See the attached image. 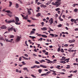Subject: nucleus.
<instances>
[{
	"instance_id": "obj_37",
	"label": "nucleus",
	"mask_w": 78,
	"mask_h": 78,
	"mask_svg": "<svg viewBox=\"0 0 78 78\" xmlns=\"http://www.w3.org/2000/svg\"><path fill=\"white\" fill-rule=\"evenodd\" d=\"M74 12H77V9L76 8L74 9Z\"/></svg>"
},
{
	"instance_id": "obj_24",
	"label": "nucleus",
	"mask_w": 78,
	"mask_h": 78,
	"mask_svg": "<svg viewBox=\"0 0 78 78\" xmlns=\"http://www.w3.org/2000/svg\"><path fill=\"white\" fill-rule=\"evenodd\" d=\"M67 66H68L66 67V69H70V65H67Z\"/></svg>"
},
{
	"instance_id": "obj_28",
	"label": "nucleus",
	"mask_w": 78,
	"mask_h": 78,
	"mask_svg": "<svg viewBox=\"0 0 78 78\" xmlns=\"http://www.w3.org/2000/svg\"><path fill=\"white\" fill-rule=\"evenodd\" d=\"M38 72L40 73H41V72H42V69H39L38 70Z\"/></svg>"
},
{
	"instance_id": "obj_52",
	"label": "nucleus",
	"mask_w": 78,
	"mask_h": 78,
	"mask_svg": "<svg viewBox=\"0 0 78 78\" xmlns=\"http://www.w3.org/2000/svg\"><path fill=\"white\" fill-rule=\"evenodd\" d=\"M32 39H36V37L33 36Z\"/></svg>"
},
{
	"instance_id": "obj_35",
	"label": "nucleus",
	"mask_w": 78,
	"mask_h": 78,
	"mask_svg": "<svg viewBox=\"0 0 78 78\" xmlns=\"http://www.w3.org/2000/svg\"><path fill=\"white\" fill-rule=\"evenodd\" d=\"M11 23H14V22H15V20H11Z\"/></svg>"
},
{
	"instance_id": "obj_29",
	"label": "nucleus",
	"mask_w": 78,
	"mask_h": 78,
	"mask_svg": "<svg viewBox=\"0 0 78 78\" xmlns=\"http://www.w3.org/2000/svg\"><path fill=\"white\" fill-rule=\"evenodd\" d=\"M59 10H60V8H58L55 9L56 11H59Z\"/></svg>"
},
{
	"instance_id": "obj_27",
	"label": "nucleus",
	"mask_w": 78,
	"mask_h": 78,
	"mask_svg": "<svg viewBox=\"0 0 78 78\" xmlns=\"http://www.w3.org/2000/svg\"><path fill=\"white\" fill-rule=\"evenodd\" d=\"M25 44L27 47H28V45L27 44V41H26L25 42Z\"/></svg>"
},
{
	"instance_id": "obj_46",
	"label": "nucleus",
	"mask_w": 78,
	"mask_h": 78,
	"mask_svg": "<svg viewBox=\"0 0 78 78\" xmlns=\"http://www.w3.org/2000/svg\"><path fill=\"white\" fill-rule=\"evenodd\" d=\"M51 2H52V0L49 1L48 2V3L49 4H50V3H51Z\"/></svg>"
},
{
	"instance_id": "obj_44",
	"label": "nucleus",
	"mask_w": 78,
	"mask_h": 78,
	"mask_svg": "<svg viewBox=\"0 0 78 78\" xmlns=\"http://www.w3.org/2000/svg\"><path fill=\"white\" fill-rule=\"evenodd\" d=\"M75 20H73V19H71V22H73L74 21H75Z\"/></svg>"
},
{
	"instance_id": "obj_3",
	"label": "nucleus",
	"mask_w": 78,
	"mask_h": 78,
	"mask_svg": "<svg viewBox=\"0 0 78 78\" xmlns=\"http://www.w3.org/2000/svg\"><path fill=\"white\" fill-rule=\"evenodd\" d=\"M8 30L9 32H10L11 30V31H12V30H13L14 32H16V30L15 28H14L13 27H9L8 28Z\"/></svg>"
},
{
	"instance_id": "obj_16",
	"label": "nucleus",
	"mask_w": 78,
	"mask_h": 78,
	"mask_svg": "<svg viewBox=\"0 0 78 78\" xmlns=\"http://www.w3.org/2000/svg\"><path fill=\"white\" fill-rule=\"evenodd\" d=\"M42 37H45V38H47V36L44 35H41Z\"/></svg>"
},
{
	"instance_id": "obj_58",
	"label": "nucleus",
	"mask_w": 78,
	"mask_h": 78,
	"mask_svg": "<svg viewBox=\"0 0 78 78\" xmlns=\"http://www.w3.org/2000/svg\"><path fill=\"white\" fill-rule=\"evenodd\" d=\"M40 62L41 63H42L43 62H44V61H43V60H42L41 61H40Z\"/></svg>"
},
{
	"instance_id": "obj_31",
	"label": "nucleus",
	"mask_w": 78,
	"mask_h": 78,
	"mask_svg": "<svg viewBox=\"0 0 78 78\" xmlns=\"http://www.w3.org/2000/svg\"><path fill=\"white\" fill-rule=\"evenodd\" d=\"M35 64H40V63L39 62H37V61H36L35 62Z\"/></svg>"
},
{
	"instance_id": "obj_39",
	"label": "nucleus",
	"mask_w": 78,
	"mask_h": 78,
	"mask_svg": "<svg viewBox=\"0 0 78 78\" xmlns=\"http://www.w3.org/2000/svg\"><path fill=\"white\" fill-rule=\"evenodd\" d=\"M51 73V71H49L47 72V73H46V75H48V74L49 73Z\"/></svg>"
},
{
	"instance_id": "obj_64",
	"label": "nucleus",
	"mask_w": 78,
	"mask_h": 78,
	"mask_svg": "<svg viewBox=\"0 0 78 78\" xmlns=\"http://www.w3.org/2000/svg\"><path fill=\"white\" fill-rule=\"evenodd\" d=\"M49 39H47V41H46V42H49Z\"/></svg>"
},
{
	"instance_id": "obj_61",
	"label": "nucleus",
	"mask_w": 78,
	"mask_h": 78,
	"mask_svg": "<svg viewBox=\"0 0 78 78\" xmlns=\"http://www.w3.org/2000/svg\"><path fill=\"white\" fill-rule=\"evenodd\" d=\"M46 51H45V50H43L42 51V52L43 53H45Z\"/></svg>"
},
{
	"instance_id": "obj_45",
	"label": "nucleus",
	"mask_w": 78,
	"mask_h": 78,
	"mask_svg": "<svg viewBox=\"0 0 78 78\" xmlns=\"http://www.w3.org/2000/svg\"><path fill=\"white\" fill-rule=\"evenodd\" d=\"M22 59V57H20L19 58V61H22V59Z\"/></svg>"
},
{
	"instance_id": "obj_5",
	"label": "nucleus",
	"mask_w": 78,
	"mask_h": 78,
	"mask_svg": "<svg viewBox=\"0 0 78 78\" xmlns=\"http://www.w3.org/2000/svg\"><path fill=\"white\" fill-rule=\"evenodd\" d=\"M75 42V40H70L69 41V43H72L73 42Z\"/></svg>"
},
{
	"instance_id": "obj_19",
	"label": "nucleus",
	"mask_w": 78,
	"mask_h": 78,
	"mask_svg": "<svg viewBox=\"0 0 78 78\" xmlns=\"http://www.w3.org/2000/svg\"><path fill=\"white\" fill-rule=\"evenodd\" d=\"M16 8H19V4L16 3Z\"/></svg>"
},
{
	"instance_id": "obj_41",
	"label": "nucleus",
	"mask_w": 78,
	"mask_h": 78,
	"mask_svg": "<svg viewBox=\"0 0 78 78\" xmlns=\"http://www.w3.org/2000/svg\"><path fill=\"white\" fill-rule=\"evenodd\" d=\"M62 27V25L61 24L58 25V27Z\"/></svg>"
},
{
	"instance_id": "obj_18",
	"label": "nucleus",
	"mask_w": 78,
	"mask_h": 78,
	"mask_svg": "<svg viewBox=\"0 0 78 78\" xmlns=\"http://www.w3.org/2000/svg\"><path fill=\"white\" fill-rule=\"evenodd\" d=\"M66 57L63 56L62 57V59H61L62 61H63L64 59H66Z\"/></svg>"
},
{
	"instance_id": "obj_2",
	"label": "nucleus",
	"mask_w": 78,
	"mask_h": 78,
	"mask_svg": "<svg viewBox=\"0 0 78 78\" xmlns=\"http://www.w3.org/2000/svg\"><path fill=\"white\" fill-rule=\"evenodd\" d=\"M15 20L16 22L15 23V24L16 25H20L21 23L20 22H19V17H16L15 18Z\"/></svg>"
},
{
	"instance_id": "obj_36",
	"label": "nucleus",
	"mask_w": 78,
	"mask_h": 78,
	"mask_svg": "<svg viewBox=\"0 0 78 78\" xmlns=\"http://www.w3.org/2000/svg\"><path fill=\"white\" fill-rule=\"evenodd\" d=\"M61 49V48H58V49L57 51H58V52H59L60 51V50Z\"/></svg>"
},
{
	"instance_id": "obj_12",
	"label": "nucleus",
	"mask_w": 78,
	"mask_h": 78,
	"mask_svg": "<svg viewBox=\"0 0 78 78\" xmlns=\"http://www.w3.org/2000/svg\"><path fill=\"white\" fill-rule=\"evenodd\" d=\"M9 7H11V6L12 5V2H11L10 1L9 2Z\"/></svg>"
},
{
	"instance_id": "obj_53",
	"label": "nucleus",
	"mask_w": 78,
	"mask_h": 78,
	"mask_svg": "<svg viewBox=\"0 0 78 78\" xmlns=\"http://www.w3.org/2000/svg\"><path fill=\"white\" fill-rule=\"evenodd\" d=\"M22 64H23L24 65H25V64H26V63H25V62H22Z\"/></svg>"
},
{
	"instance_id": "obj_32",
	"label": "nucleus",
	"mask_w": 78,
	"mask_h": 78,
	"mask_svg": "<svg viewBox=\"0 0 78 78\" xmlns=\"http://www.w3.org/2000/svg\"><path fill=\"white\" fill-rule=\"evenodd\" d=\"M28 12L29 13L28 14L30 15L31 14V11L30 10H27Z\"/></svg>"
},
{
	"instance_id": "obj_48",
	"label": "nucleus",
	"mask_w": 78,
	"mask_h": 78,
	"mask_svg": "<svg viewBox=\"0 0 78 78\" xmlns=\"http://www.w3.org/2000/svg\"><path fill=\"white\" fill-rule=\"evenodd\" d=\"M60 73V74H63V75H65V73Z\"/></svg>"
},
{
	"instance_id": "obj_38",
	"label": "nucleus",
	"mask_w": 78,
	"mask_h": 78,
	"mask_svg": "<svg viewBox=\"0 0 78 78\" xmlns=\"http://www.w3.org/2000/svg\"><path fill=\"white\" fill-rule=\"evenodd\" d=\"M60 51L61 52H62V53H64V50H63V49H61L60 50Z\"/></svg>"
},
{
	"instance_id": "obj_22",
	"label": "nucleus",
	"mask_w": 78,
	"mask_h": 78,
	"mask_svg": "<svg viewBox=\"0 0 78 78\" xmlns=\"http://www.w3.org/2000/svg\"><path fill=\"white\" fill-rule=\"evenodd\" d=\"M41 7H43L44 8H45L46 6L45 5H44L42 4L41 5Z\"/></svg>"
},
{
	"instance_id": "obj_6",
	"label": "nucleus",
	"mask_w": 78,
	"mask_h": 78,
	"mask_svg": "<svg viewBox=\"0 0 78 78\" xmlns=\"http://www.w3.org/2000/svg\"><path fill=\"white\" fill-rule=\"evenodd\" d=\"M41 29L43 31H45L47 30V27H43L41 28Z\"/></svg>"
},
{
	"instance_id": "obj_11",
	"label": "nucleus",
	"mask_w": 78,
	"mask_h": 78,
	"mask_svg": "<svg viewBox=\"0 0 78 78\" xmlns=\"http://www.w3.org/2000/svg\"><path fill=\"white\" fill-rule=\"evenodd\" d=\"M40 66L41 67H43V68H44L45 69L47 68V66H43L42 65H40Z\"/></svg>"
},
{
	"instance_id": "obj_54",
	"label": "nucleus",
	"mask_w": 78,
	"mask_h": 78,
	"mask_svg": "<svg viewBox=\"0 0 78 78\" xmlns=\"http://www.w3.org/2000/svg\"><path fill=\"white\" fill-rule=\"evenodd\" d=\"M75 31H78V28H76L74 29Z\"/></svg>"
},
{
	"instance_id": "obj_62",
	"label": "nucleus",
	"mask_w": 78,
	"mask_h": 78,
	"mask_svg": "<svg viewBox=\"0 0 78 78\" xmlns=\"http://www.w3.org/2000/svg\"><path fill=\"white\" fill-rule=\"evenodd\" d=\"M77 72V70L76 71H74L73 72V73H76Z\"/></svg>"
},
{
	"instance_id": "obj_34",
	"label": "nucleus",
	"mask_w": 78,
	"mask_h": 78,
	"mask_svg": "<svg viewBox=\"0 0 78 78\" xmlns=\"http://www.w3.org/2000/svg\"><path fill=\"white\" fill-rule=\"evenodd\" d=\"M44 75H47V74L46 73L42 74L41 75V76H44Z\"/></svg>"
},
{
	"instance_id": "obj_23",
	"label": "nucleus",
	"mask_w": 78,
	"mask_h": 78,
	"mask_svg": "<svg viewBox=\"0 0 78 78\" xmlns=\"http://www.w3.org/2000/svg\"><path fill=\"white\" fill-rule=\"evenodd\" d=\"M49 31H54V30L51 29L50 27H49Z\"/></svg>"
},
{
	"instance_id": "obj_15",
	"label": "nucleus",
	"mask_w": 78,
	"mask_h": 78,
	"mask_svg": "<svg viewBox=\"0 0 78 78\" xmlns=\"http://www.w3.org/2000/svg\"><path fill=\"white\" fill-rule=\"evenodd\" d=\"M23 19L24 20H28V18L27 17L25 16L23 18Z\"/></svg>"
},
{
	"instance_id": "obj_4",
	"label": "nucleus",
	"mask_w": 78,
	"mask_h": 78,
	"mask_svg": "<svg viewBox=\"0 0 78 78\" xmlns=\"http://www.w3.org/2000/svg\"><path fill=\"white\" fill-rule=\"evenodd\" d=\"M21 38H22V37H20V36L17 37H16V42H19L20 41V40Z\"/></svg>"
},
{
	"instance_id": "obj_43",
	"label": "nucleus",
	"mask_w": 78,
	"mask_h": 78,
	"mask_svg": "<svg viewBox=\"0 0 78 78\" xmlns=\"http://www.w3.org/2000/svg\"><path fill=\"white\" fill-rule=\"evenodd\" d=\"M41 24L42 25L43 27V26H44V22H42V23H41Z\"/></svg>"
},
{
	"instance_id": "obj_13",
	"label": "nucleus",
	"mask_w": 78,
	"mask_h": 78,
	"mask_svg": "<svg viewBox=\"0 0 78 78\" xmlns=\"http://www.w3.org/2000/svg\"><path fill=\"white\" fill-rule=\"evenodd\" d=\"M21 57H22V58H23V59H25V60H28V58H25L23 56H21Z\"/></svg>"
},
{
	"instance_id": "obj_55",
	"label": "nucleus",
	"mask_w": 78,
	"mask_h": 78,
	"mask_svg": "<svg viewBox=\"0 0 78 78\" xmlns=\"http://www.w3.org/2000/svg\"><path fill=\"white\" fill-rule=\"evenodd\" d=\"M58 13L59 14H60L61 13V11H58Z\"/></svg>"
},
{
	"instance_id": "obj_50",
	"label": "nucleus",
	"mask_w": 78,
	"mask_h": 78,
	"mask_svg": "<svg viewBox=\"0 0 78 78\" xmlns=\"http://www.w3.org/2000/svg\"><path fill=\"white\" fill-rule=\"evenodd\" d=\"M16 72H17V73H19V70L17 69H16Z\"/></svg>"
},
{
	"instance_id": "obj_63",
	"label": "nucleus",
	"mask_w": 78,
	"mask_h": 78,
	"mask_svg": "<svg viewBox=\"0 0 78 78\" xmlns=\"http://www.w3.org/2000/svg\"><path fill=\"white\" fill-rule=\"evenodd\" d=\"M41 4V3H40L39 2H38L37 3V5H40Z\"/></svg>"
},
{
	"instance_id": "obj_33",
	"label": "nucleus",
	"mask_w": 78,
	"mask_h": 78,
	"mask_svg": "<svg viewBox=\"0 0 78 78\" xmlns=\"http://www.w3.org/2000/svg\"><path fill=\"white\" fill-rule=\"evenodd\" d=\"M59 19L60 21H63V20L61 18V17L59 18Z\"/></svg>"
},
{
	"instance_id": "obj_17",
	"label": "nucleus",
	"mask_w": 78,
	"mask_h": 78,
	"mask_svg": "<svg viewBox=\"0 0 78 78\" xmlns=\"http://www.w3.org/2000/svg\"><path fill=\"white\" fill-rule=\"evenodd\" d=\"M41 13H38V14L36 15V16H37V17H39V16H41Z\"/></svg>"
},
{
	"instance_id": "obj_42",
	"label": "nucleus",
	"mask_w": 78,
	"mask_h": 78,
	"mask_svg": "<svg viewBox=\"0 0 78 78\" xmlns=\"http://www.w3.org/2000/svg\"><path fill=\"white\" fill-rule=\"evenodd\" d=\"M12 41H13V39H11V40L9 41V42H12Z\"/></svg>"
},
{
	"instance_id": "obj_60",
	"label": "nucleus",
	"mask_w": 78,
	"mask_h": 78,
	"mask_svg": "<svg viewBox=\"0 0 78 78\" xmlns=\"http://www.w3.org/2000/svg\"><path fill=\"white\" fill-rule=\"evenodd\" d=\"M48 52H47L46 53H45V55H48Z\"/></svg>"
},
{
	"instance_id": "obj_40",
	"label": "nucleus",
	"mask_w": 78,
	"mask_h": 78,
	"mask_svg": "<svg viewBox=\"0 0 78 78\" xmlns=\"http://www.w3.org/2000/svg\"><path fill=\"white\" fill-rule=\"evenodd\" d=\"M7 14V15H8L9 16V17H12V16L11 15L9 14Z\"/></svg>"
},
{
	"instance_id": "obj_20",
	"label": "nucleus",
	"mask_w": 78,
	"mask_h": 78,
	"mask_svg": "<svg viewBox=\"0 0 78 78\" xmlns=\"http://www.w3.org/2000/svg\"><path fill=\"white\" fill-rule=\"evenodd\" d=\"M5 12H7V13H10L11 12V11L10 10H6L5 11Z\"/></svg>"
},
{
	"instance_id": "obj_21",
	"label": "nucleus",
	"mask_w": 78,
	"mask_h": 78,
	"mask_svg": "<svg viewBox=\"0 0 78 78\" xmlns=\"http://www.w3.org/2000/svg\"><path fill=\"white\" fill-rule=\"evenodd\" d=\"M50 35L52 37H55V35L53 34H50Z\"/></svg>"
},
{
	"instance_id": "obj_9",
	"label": "nucleus",
	"mask_w": 78,
	"mask_h": 78,
	"mask_svg": "<svg viewBox=\"0 0 78 78\" xmlns=\"http://www.w3.org/2000/svg\"><path fill=\"white\" fill-rule=\"evenodd\" d=\"M53 23V20L52 18H51L50 25H51Z\"/></svg>"
},
{
	"instance_id": "obj_30",
	"label": "nucleus",
	"mask_w": 78,
	"mask_h": 78,
	"mask_svg": "<svg viewBox=\"0 0 78 78\" xmlns=\"http://www.w3.org/2000/svg\"><path fill=\"white\" fill-rule=\"evenodd\" d=\"M60 62L61 63H63V64H66V62L64 61H61Z\"/></svg>"
},
{
	"instance_id": "obj_25",
	"label": "nucleus",
	"mask_w": 78,
	"mask_h": 78,
	"mask_svg": "<svg viewBox=\"0 0 78 78\" xmlns=\"http://www.w3.org/2000/svg\"><path fill=\"white\" fill-rule=\"evenodd\" d=\"M9 37L10 38H13V37H14V36L13 35H10Z\"/></svg>"
},
{
	"instance_id": "obj_56",
	"label": "nucleus",
	"mask_w": 78,
	"mask_h": 78,
	"mask_svg": "<svg viewBox=\"0 0 78 78\" xmlns=\"http://www.w3.org/2000/svg\"><path fill=\"white\" fill-rule=\"evenodd\" d=\"M24 56H26V57H28V55H27V54H25L24 55Z\"/></svg>"
},
{
	"instance_id": "obj_7",
	"label": "nucleus",
	"mask_w": 78,
	"mask_h": 78,
	"mask_svg": "<svg viewBox=\"0 0 78 78\" xmlns=\"http://www.w3.org/2000/svg\"><path fill=\"white\" fill-rule=\"evenodd\" d=\"M45 60H46V61H48V62H47V63H48V64H49V63H51L52 62L51 61H50V60H48L47 59H45Z\"/></svg>"
},
{
	"instance_id": "obj_59",
	"label": "nucleus",
	"mask_w": 78,
	"mask_h": 78,
	"mask_svg": "<svg viewBox=\"0 0 78 78\" xmlns=\"http://www.w3.org/2000/svg\"><path fill=\"white\" fill-rule=\"evenodd\" d=\"M33 55L34 56H37V55H36L35 54H34Z\"/></svg>"
},
{
	"instance_id": "obj_47",
	"label": "nucleus",
	"mask_w": 78,
	"mask_h": 78,
	"mask_svg": "<svg viewBox=\"0 0 78 78\" xmlns=\"http://www.w3.org/2000/svg\"><path fill=\"white\" fill-rule=\"evenodd\" d=\"M58 35L54 34L55 37H58Z\"/></svg>"
},
{
	"instance_id": "obj_10",
	"label": "nucleus",
	"mask_w": 78,
	"mask_h": 78,
	"mask_svg": "<svg viewBox=\"0 0 78 78\" xmlns=\"http://www.w3.org/2000/svg\"><path fill=\"white\" fill-rule=\"evenodd\" d=\"M34 33H35V32L34 31H32L30 32V35H32V34H33Z\"/></svg>"
},
{
	"instance_id": "obj_14",
	"label": "nucleus",
	"mask_w": 78,
	"mask_h": 78,
	"mask_svg": "<svg viewBox=\"0 0 78 78\" xmlns=\"http://www.w3.org/2000/svg\"><path fill=\"white\" fill-rule=\"evenodd\" d=\"M23 70H26L27 72H28V68H24Z\"/></svg>"
},
{
	"instance_id": "obj_57",
	"label": "nucleus",
	"mask_w": 78,
	"mask_h": 78,
	"mask_svg": "<svg viewBox=\"0 0 78 78\" xmlns=\"http://www.w3.org/2000/svg\"><path fill=\"white\" fill-rule=\"evenodd\" d=\"M64 46V47H68V44H66Z\"/></svg>"
},
{
	"instance_id": "obj_51",
	"label": "nucleus",
	"mask_w": 78,
	"mask_h": 78,
	"mask_svg": "<svg viewBox=\"0 0 78 78\" xmlns=\"http://www.w3.org/2000/svg\"><path fill=\"white\" fill-rule=\"evenodd\" d=\"M0 40H3V37H0Z\"/></svg>"
},
{
	"instance_id": "obj_49",
	"label": "nucleus",
	"mask_w": 78,
	"mask_h": 78,
	"mask_svg": "<svg viewBox=\"0 0 78 78\" xmlns=\"http://www.w3.org/2000/svg\"><path fill=\"white\" fill-rule=\"evenodd\" d=\"M7 23H11V20L8 21Z\"/></svg>"
},
{
	"instance_id": "obj_26",
	"label": "nucleus",
	"mask_w": 78,
	"mask_h": 78,
	"mask_svg": "<svg viewBox=\"0 0 78 78\" xmlns=\"http://www.w3.org/2000/svg\"><path fill=\"white\" fill-rule=\"evenodd\" d=\"M31 76H32V77H33V78H36V76H34V75L33 74H31Z\"/></svg>"
},
{
	"instance_id": "obj_1",
	"label": "nucleus",
	"mask_w": 78,
	"mask_h": 78,
	"mask_svg": "<svg viewBox=\"0 0 78 78\" xmlns=\"http://www.w3.org/2000/svg\"><path fill=\"white\" fill-rule=\"evenodd\" d=\"M61 2V0H57V2H55V3L54 2H52V4L53 5H56V7H58L62 3L60 2Z\"/></svg>"
},
{
	"instance_id": "obj_8",
	"label": "nucleus",
	"mask_w": 78,
	"mask_h": 78,
	"mask_svg": "<svg viewBox=\"0 0 78 78\" xmlns=\"http://www.w3.org/2000/svg\"><path fill=\"white\" fill-rule=\"evenodd\" d=\"M1 29H6L7 27L3 25L1 27Z\"/></svg>"
}]
</instances>
